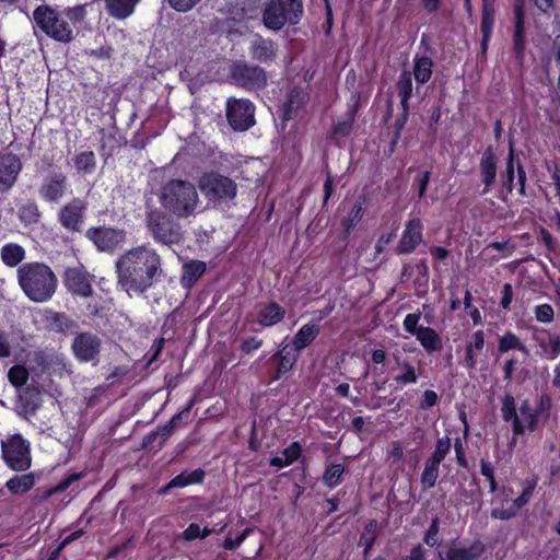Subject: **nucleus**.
<instances>
[{
    "label": "nucleus",
    "instance_id": "f257e3e1",
    "mask_svg": "<svg viewBox=\"0 0 560 560\" xmlns=\"http://www.w3.org/2000/svg\"><path fill=\"white\" fill-rule=\"evenodd\" d=\"M119 284L128 294L142 293L162 272L156 252L139 246L126 252L116 262Z\"/></svg>",
    "mask_w": 560,
    "mask_h": 560
},
{
    "label": "nucleus",
    "instance_id": "f03ea898",
    "mask_svg": "<svg viewBox=\"0 0 560 560\" xmlns=\"http://www.w3.org/2000/svg\"><path fill=\"white\" fill-rule=\"evenodd\" d=\"M159 201L166 212L182 219L195 214L200 198L194 183L171 179L161 187Z\"/></svg>",
    "mask_w": 560,
    "mask_h": 560
},
{
    "label": "nucleus",
    "instance_id": "7ed1b4c3",
    "mask_svg": "<svg viewBox=\"0 0 560 560\" xmlns=\"http://www.w3.org/2000/svg\"><path fill=\"white\" fill-rule=\"evenodd\" d=\"M18 281L24 294L36 303L48 301L57 288L55 273L42 262H26L20 266Z\"/></svg>",
    "mask_w": 560,
    "mask_h": 560
},
{
    "label": "nucleus",
    "instance_id": "20e7f679",
    "mask_svg": "<svg viewBox=\"0 0 560 560\" xmlns=\"http://www.w3.org/2000/svg\"><path fill=\"white\" fill-rule=\"evenodd\" d=\"M501 413L504 421L511 422L514 434L512 444L515 443L516 436L537 429L539 412L537 408L530 406L528 400L522 401L518 409H516L514 397L506 394L502 398Z\"/></svg>",
    "mask_w": 560,
    "mask_h": 560
},
{
    "label": "nucleus",
    "instance_id": "39448f33",
    "mask_svg": "<svg viewBox=\"0 0 560 560\" xmlns=\"http://www.w3.org/2000/svg\"><path fill=\"white\" fill-rule=\"evenodd\" d=\"M33 21L36 28L57 42L70 43L74 37L72 26L62 12L50 5H38L33 12Z\"/></svg>",
    "mask_w": 560,
    "mask_h": 560
},
{
    "label": "nucleus",
    "instance_id": "423d86ee",
    "mask_svg": "<svg viewBox=\"0 0 560 560\" xmlns=\"http://www.w3.org/2000/svg\"><path fill=\"white\" fill-rule=\"evenodd\" d=\"M535 483H528L518 497L514 498L512 488L503 487L491 500V516L497 520H510L525 506L533 494Z\"/></svg>",
    "mask_w": 560,
    "mask_h": 560
},
{
    "label": "nucleus",
    "instance_id": "0eeeda50",
    "mask_svg": "<svg viewBox=\"0 0 560 560\" xmlns=\"http://www.w3.org/2000/svg\"><path fill=\"white\" fill-rule=\"evenodd\" d=\"M302 14L301 0H290L287 5L283 0H270L264 10L262 22L268 30L279 31L285 23H299Z\"/></svg>",
    "mask_w": 560,
    "mask_h": 560
},
{
    "label": "nucleus",
    "instance_id": "6e6552de",
    "mask_svg": "<svg viewBox=\"0 0 560 560\" xmlns=\"http://www.w3.org/2000/svg\"><path fill=\"white\" fill-rule=\"evenodd\" d=\"M200 191L210 201L234 199L237 186L233 179L217 172L205 173L198 180Z\"/></svg>",
    "mask_w": 560,
    "mask_h": 560
},
{
    "label": "nucleus",
    "instance_id": "1a4fd4ad",
    "mask_svg": "<svg viewBox=\"0 0 560 560\" xmlns=\"http://www.w3.org/2000/svg\"><path fill=\"white\" fill-rule=\"evenodd\" d=\"M2 457L13 470L23 471L31 467L30 443L21 434H12L1 441Z\"/></svg>",
    "mask_w": 560,
    "mask_h": 560
},
{
    "label": "nucleus",
    "instance_id": "9d476101",
    "mask_svg": "<svg viewBox=\"0 0 560 560\" xmlns=\"http://www.w3.org/2000/svg\"><path fill=\"white\" fill-rule=\"evenodd\" d=\"M147 225L159 243L172 245L182 240L179 225L161 210L154 209L148 212Z\"/></svg>",
    "mask_w": 560,
    "mask_h": 560
},
{
    "label": "nucleus",
    "instance_id": "9b49d317",
    "mask_svg": "<svg viewBox=\"0 0 560 560\" xmlns=\"http://www.w3.org/2000/svg\"><path fill=\"white\" fill-rule=\"evenodd\" d=\"M255 107L248 100H229L226 103V117L231 127L244 131L255 124Z\"/></svg>",
    "mask_w": 560,
    "mask_h": 560
},
{
    "label": "nucleus",
    "instance_id": "f8f14e48",
    "mask_svg": "<svg viewBox=\"0 0 560 560\" xmlns=\"http://www.w3.org/2000/svg\"><path fill=\"white\" fill-rule=\"evenodd\" d=\"M231 74L237 85L248 90L262 88L267 82V75L262 68L245 62L235 63Z\"/></svg>",
    "mask_w": 560,
    "mask_h": 560
},
{
    "label": "nucleus",
    "instance_id": "ddd939ff",
    "mask_svg": "<svg viewBox=\"0 0 560 560\" xmlns=\"http://www.w3.org/2000/svg\"><path fill=\"white\" fill-rule=\"evenodd\" d=\"M101 339L92 332L79 334L72 342L74 357L81 362H94L101 351Z\"/></svg>",
    "mask_w": 560,
    "mask_h": 560
},
{
    "label": "nucleus",
    "instance_id": "4468645a",
    "mask_svg": "<svg viewBox=\"0 0 560 560\" xmlns=\"http://www.w3.org/2000/svg\"><path fill=\"white\" fill-rule=\"evenodd\" d=\"M22 171L20 158L13 153L0 154V194L9 191Z\"/></svg>",
    "mask_w": 560,
    "mask_h": 560
},
{
    "label": "nucleus",
    "instance_id": "2eb2a0df",
    "mask_svg": "<svg viewBox=\"0 0 560 560\" xmlns=\"http://www.w3.org/2000/svg\"><path fill=\"white\" fill-rule=\"evenodd\" d=\"M485 547L481 541L470 544L453 542L445 551H440V560H478L483 553Z\"/></svg>",
    "mask_w": 560,
    "mask_h": 560
},
{
    "label": "nucleus",
    "instance_id": "dca6fc26",
    "mask_svg": "<svg viewBox=\"0 0 560 560\" xmlns=\"http://www.w3.org/2000/svg\"><path fill=\"white\" fill-rule=\"evenodd\" d=\"M422 241V222L419 218H411L405 224L396 250L398 254H410Z\"/></svg>",
    "mask_w": 560,
    "mask_h": 560
},
{
    "label": "nucleus",
    "instance_id": "f3484780",
    "mask_svg": "<svg viewBox=\"0 0 560 560\" xmlns=\"http://www.w3.org/2000/svg\"><path fill=\"white\" fill-rule=\"evenodd\" d=\"M86 235L100 250H112L125 240V233L121 230L112 228L90 229Z\"/></svg>",
    "mask_w": 560,
    "mask_h": 560
},
{
    "label": "nucleus",
    "instance_id": "a211bd4d",
    "mask_svg": "<svg viewBox=\"0 0 560 560\" xmlns=\"http://www.w3.org/2000/svg\"><path fill=\"white\" fill-rule=\"evenodd\" d=\"M67 190V177L61 173L47 176L39 187V196L52 203H58Z\"/></svg>",
    "mask_w": 560,
    "mask_h": 560
},
{
    "label": "nucleus",
    "instance_id": "6ab92c4d",
    "mask_svg": "<svg viewBox=\"0 0 560 560\" xmlns=\"http://www.w3.org/2000/svg\"><path fill=\"white\" fill-rule=\"evenodd\" d=\"M86 209V202L80 198H74L65 205L59 212L61 225L68 230H78Z\"/></svg>",
    "mask_w": 560,
    "mask_h": 560
},
{
    "label": "nucleus",
    "instance_id": "aec40b11",
    "mask_svg": "<svg viewBox=\"0 0 560 560\" xmlns=\"http://www.w3.org/2000/svg\"><path fill=\"white\" fill-rule=\"evenodd\" d=\"M248 49L252 58L261 63L273 61L278 54V46L275 42L258 35L250 40Z\"/></svg>",
    "mask_w": 560,
    "mask_h": 560
},
{
    "label": "nucleus",
    "instance_id": "412c9836",
    "mask_svg": "<svg viewBox=\"0 0 560 560\" xmlns=\"http://www.w3.org/2000/svg\"><path fill=\"white\" fill-rule=\"evenodd\" d=\"M65 283L69 291L81 296L92 294L90 277L78 268L68 269L65 275Z\"/></svg>",
    "mask_w": 560,
    "mask_h": 560
},
{
    "label": "nucleus",
    "instance_id": "4be33fe9",
    "mask_svg": "<svg viewBox=\"0 0 560 560\" xmlns=\"http://www.w3.org/2000/svg\"><path fill=\"white\" fill-rule=\"evenodd\" d=\"M141 0H104L105 10L109 16L122 21L136 12Z\"/></svg>",
    "mask_w": 560,
    "mask_h": 560
},
{
    "label": "nucleus",
    "instance_id": "5701e85b",
    "mask_svg": "<svg viewBox=\"0 0 560 560\" xmlns=\"http://www.w3.org/2000/svg\"><path fill=\"white\" fill-rule=\"evenodd\" d=\"M396 88L398 91V95L400 97V105L402 108V121L399 126V129H401L408 117L409 98L412 95V79L411 73L409 71H404L399 75Z\"/></svg>",
    "mask_w": 560,
    "mask_h": 560
},
{
    "label": "nucleus",
    "instance_id": "b1692460",
    "mask_svg": "<svg viewBox=\"0 0 560 560\" xmlns=\"http://www.w3.org/2000/svg\"><path fill=\"white\" fill-rule=\"evenodd\" d=\"M480 176L481 180L485 184V188L482 190V194H488L490 191L491 186L495 182L497 177V163L494 154L487 150L481 160H480Z\"/></svg>",
    "mask_w": 560,
    "mask_h": 560
},
{
    "label": "nucleus",
    "instance_id": "393cba45",
    "mask_svg": "<svg viewBox=\"0 0 560 560\" xmlns=\"http://www.w3.org/2000/svg\"><path fill=\"white\" fill-rule=\"evenodd\" d=\"M485 347V334L482 330H477L471 340L466 345L464 365L468 370H475L477 358Z\"/></svg>",
    "mask_w": 560,
    "mask_h": 560
},
{
    "label": "nucleus",
    "instance_id": "a878e982",
    "mask_svg": "<svg viewBox=\"0 0 560 560\" xmlns=\"http://www.w3.org/2000/svg\"><path fill=\"white\" fill-rule=\"evenodd\" d=\"M285 311L279 304L271 302L262 306L257 316V322L261 327H271L284 317Z\"/></svg>",
    "mask_w": 560,
    "mask_h": 560
},
{
    "label": "nucleus",
    "instance_id": "bb28decb",
    "mask_svg": "<svg viewBox=\"0 0 560 560\" xmlns=\"http://www.w3.org/2000/svg\"><path fill=\"white\" fill-rule=\"evenodd\" d=\"M416 338L429 353L440 351L443 348L442 339L431 327L420 326Z\"/></svg>",
    "mask_w": 560,
    "mask_h": 560
},
{
    "label": "nucleus",
    "instance_id": "cd10ccee",
    "mask_svg": "<svg viewBox=\"0 0 560 560\" xmlns=\"http://www.w3.org/2000/svg\"><path fill=\"white\" fill-rule=\"evenodd\" d=\"M259 0H236L230 12L233 20L242 21L254 18L259 9Z\"/></svg>",
    "mask_w": 560,
    "mask_h": 560
},
{
    "label": "nucleus",
    "instance_id": "c85d7f7f",
    "mask_svg": "<svg viewBox=\"0 0 560 560\" xmlns=\"http://www.w3.org/2000/svg\"><path fill=\"white\" fill-rule=\"evenodd\" d=\"M319 334V327L315 324H305L303 325L293 338V347L295 350L300 351L306 348L308 345L313 342V340Z\"/></svg>",
    "mask_w": 560,
    "mask_h": 560
},
{
    "label": "nucleus",
    "instance_id": "c756f323",
    "mask_svg": "<svg viewBox=\"0 0 560 560\" xmlns=\"http://www.w3.org/2000/svg\"><path fill=\"white\" fill-rule=\"evenodd\" d=\"M433 61L427 56L413 58V77L418 84L427 83L432 77Z\"/></svg>",
    "mask_w": 560,
    "mask_h": 560
},
{
    "label": "nucleus",
    "instance_id": "7c9ffc66",
    "mask_svg": "<svg viewBox=\"0 0 560 560\" xmlns=\"http://www.w3.org/2000/svg\"><path fill=\"white\" fill-rule=\"evenodd\" d=\"M205 477V472L201 469H196L192 471H184L173 478L168 485L162 490V492H165L167 489L171 488H184L189 485L199 483L202 481Z\"/></svg>",
    "mask_w": 560,
    "mask_h": 560
},
{
    "label": "nucleus",
    "instance_id": "2f4dec72",
    "mask_svg": "<svg viewBox=\"0 0 560 560\" xmlns=\"http://www.w3.org/2000/svg\"><path fill=\"white\" fill-rule=\"evenodd\" d=\"M301 454V447L298 443H292L284 448L280 455L270 459V465L277 468H282L295 462Z\"/></svg>",
    "mask_w": 560,
    "mask_h": 560
},
{
    "label": "nucleus",
    "instance_id": "473e14b6",
    "mask_svg": "<svg viewBox=\"0 0 560 560\" xmlns=\"http://www.w3.org/2000/svg\"><path fill=\"white\" fill-rule=\"evenodd\" d=\"M206 271V264L199 260H192L183 267L182 282L184 285H192Z\"/></svg>",
    "mask_w": 560,
    "mask_h": 560
},
{
    "label": "nucleus",
    "instance_id": "72a5a7b5",
    "mask_svg": "<svg viewBox=\"0 0 560 560\" xmlns=\"http://www.w3.org/2000/svg\"><path fill=\"white\" fill-rule=\"evenodd\" d=\"M25 257V250L18 244H7L1 249V258L9 267L18 266Z\"/></svg>",
    "mask_w": 560,
    "mask_h": 560
},
{
    "label": "nucleus",
    "instance_id": "f704fd0d",
    "mask_svg": "<svg viewBox=\"0 0 560 560\" xmlns=\"http://www.w3.org/2000/svg\"><path fill=\"white\" fill-rule=\"evenodd\" d=\"M395 362L398 368L404 372L395 376L396 383L400 385L415 384L418 381L416 369L408 361L401 360L400 357L395 355Z\"/></svg>",
    "mask_w": 560,
    "mask_h": 560
},
{
    "label": "nucleus",
    "instance_id": "c9c22d12",
    "mask_svg": "<svg viewBox=\"0 0 560 560\" xmlns=\"http://www.w3.org/2000/svg\"><path fill=\"white\" fill-rule=\"evenodd\" d=\"M73 163L78 172L92 174L96 167V158L92 151H85L77 154Z\"/></svg>",
    "mask_w": 560,
    "mask_h": 560
},
{
    "label": "nucleus",
    "instance_id": "e433bc0d",
    "mask_svg": "<svg viewBox=\"0 0 560 560\" xmlns=\"http://www.w3.org/2000/svg\"><path fill=\"white\" fill-rule=\"evenodd\" d=\"M498 349L502 353L516 349L526 355L528 354V350L525 345L513 332H505L502 337H500Z\"/></svg>",
    "mask_w": 560,
    "mask_h": 560
},
{
    "label": "nucleus",
    "instance_id": "4c0bfd02",
    "mask_svg": "<svg viewBox=\"0 0 560 560\" xmlns=\"http://www.w3.org/2000/svg\"><path fill=\"white\" fill-rule=\"evenodd\" d=\"M5 486L14 494L24 493L34 486V478L32 475L15 476L9 479Z\"/></svg>",
    "mask_w": 560,
    "mask_h": 560
},
{
    "label": "nucleus",
    "instance_id": "58836bf2",
    "mask_svg": "<svg viewBox=\"0 0 560 560\" xmlns=\"http://www.w3.org/2000/svg\"><path fill=\"white\" fill-rule=\"evenodd\" d=\"M364 214V208L361 201H358L353 205L352 209L349 211L347 218L342 222L343 232L348 235L351 231L357 226V224L362 220Z\"/></svg>",
    "mask_w": 560,
    "mask_h": 560
},
{
    "label": "nucleus",
    "instance_id": "ea45409f",
    "mask_svg": "<svg viewBox=\"0 0 560 560\" xmlns=\"http://www.w3.org/2000/svg\"><path fill=\"white\" fill-rule=\"evenodd\" d=\"M440 465L431 463L429 460L424 464V469L421 474V485L424 489H431L435 486L439 478Z\"/></svg>",
    "mask_w": 560,
    "mask_h": 560
},
{
    "label": "nucleus",
    "instance_id": "a19ab883",
    "mask_svg": "<svg viewBox=\"0 0 560 560\" xmlns=\"http://www.w3.org/2000/svg\"><path fill=\"white\" fill-rule=\"evenodd\" d=\"M450 450L451 439L447 436L439 439L436 441L434 452L427 460L440 465L441 462L445 458V456L450 453Z\"/></svg>",
    "mask_w": 560,
    "mask_h": 560
},
{
    "label": "nucleus",
    "instance_id": "79ce46f5",
    "mask_svg": "<svg viewBox=\"0 0 560 560\" xmlns=\"http://www.w3.org/2000/svg\"><path fill=\"white\" fill-rule=\"evenodd\" d=\"M343 471L345 469L342 465L332 464L326 468L323 475V481L329 488H334L340 482Z\"/></svg>",
    "mask_w": 560,
    "mask_h": 560
},
{
    "label": "nucleus",
    "instance_id": "37998d69",
    "mask_svg": "<svg viewBox=\"0 0 560 560\" xmlns=\"http://www.w3.org/2000/svg\"><path fill=\"white\" fill-rule=\"evenodd\" d=\"M515 34H514V46L516 52L520 55L523 51V32H524V18L521 8H516L515 10Z\"/></svg>",
    "mask_w": 560,
    "mask_h": 560
},
{
    "label": "nucleus",
    "instance_id": "c03bdc74",
    "mask_svg": "<svg viewBox=\"0 0 560 560\" xmlns=\"http://www.w3.org/2000/svg\"><path fill=\"white\" fill-rule=\"evenodd\" d=\"M493 23H494V0H483L481 30H486V32L488 33L489 30L493 28Z\"/></svg>",
    "mask_w": 560,
    "mask_h": 560
},
{
    "label": "nucleus",
    "instance_id": "a18cd8bd",
    "mask_svg": "<svg viewBox=\"0 0 560 560\" xmlns=\"http://www.w3.org/2000/svg\"><path fill=\"white\" fill-rule=\"evenodd\" d=\"M10 383L16 387L24 385L28 380V372L23 365H14L8 372Z\"/></svg>",
    "mask_w": 560,
    "mask_h": 560
},
{
    "label": "nucleus",
    "instance_id": "49530a36",
    "mask_svg": "<svg viewBox=\"0 0 560 560\" xmlns=\"http://www.w3.org/2000/svg\"><path fill=\"white\" fill-rule=\"evenodd\" d=\"M539 347L544 350V353L548 359L553 360L560 354V337L549 335L548 345H545V342L540 340Z\"/></svg>",
    "mask_w": 560,
    "mask_h": 560
},
{
    "label": "nucleus",
    "instance_id": "de8ad7c7",
    "mask_svg": "<svg viewBox=\"0 0 560 560\" xmlns=\"http://www.w3.org/2000/svg\"><path fill=\"white\" fill-rule=\"evenodd\" d=\"M62 14L65 19H68L72 24L80 23L86 16V5L68 7Z\"/></svg>",
    "mask_w": 560,
    "mask_h": 560
},
{
    "label": "nucleus",
    "instance_id": "09e8293b",
    "mask_svg": "<svg viewBox=\"0 0 560 560\" xmlns=\"http://www.w3.org/2000/svg\"><path fill=\"white\" fill-rule=\"evenodd\" d=\"M278 355L280 357V362L278 365L277 374L275 376L276 380H279L282 374L288 373L292 369V366L296 360L294 355H292L288 352H284V349L281 350L278 353Z\"/></svg>",
    "mask_w": 560,
    "mask_h": 560
},
{
    "label": "nucleus",
    "instance_id": "8fccbe9b",
    "mask_svg": "<svg viewBox=\"0 0 560 560\" xmlns=\"http://www.w3.org/2000/svg\"><path fill=\"white\" fill-rule=\"evenodd\" d=\"M377 524L375 521H371L364 528L363 533L360 537V545L365 547V553L369 549H371L374 539H375V532H376Z\"/></svg>",
    "mask_w": 560,
    "mask_h": 560
},
{
    "label": "nucleus",
    "instance_id": "3c124183",
    "mask_svg": "<svg viewBox=\"0 0 560 560\" xmlns=\"http://www.w3.org/2000/svg\"><path fill=\"white\" fill-rule=\"evenodd\" d=\"M353 116L354 112H351V114L345 118L343 120L338 121L332 130V136L335 138H341L346 137L350 133L353 125Z\"/></svg>",
    "mask_w": 560,
    "mask_h": 560
},
{
    "label": "nucleus",
    "instance_id": "603ef678",
    "mask_svg": "<svg viewBox=\"0 0 560 560\" xmlns=\"http://www.w3.org/2000/svg\"><path fill=\"white\" fill-rule=\"evenodd\" d=\"M211 529L208 527L200 528L198 524L191 523L183 533V537L185 540H194L196 538H205L211 534Z\"/></svg>",
    "mask_w": 560,
    "mask_h": 560
},
{
    "label": "nucleus",
    "instance_id": "864d4df0",
    "mask_svg": "<svg viewBox=\"0 0 560 560\" xmlns=\"http://www.w3.org/2000/svg\"><path fill=\"white\" fill-rule=\"evenodd\" d=\"M534 313H535L536 320H538L539 323H544V324L551 323L555 317L553 308L549 304L537 305L535 307Z\"/></svg>",
    "mask_w": 560,
    "mask_h": 560
},
{
    "label": "nucleus",
    "instance_id": "5fc2aeb1",
    "mask_svg": "<svg viewBox=\"0 0 560 560\" xmlns=\"http://www.w3.org/2000/svg\"><path fill=\"white\" fill-rule=\"evenodd\" d=\"M420 320V313H409L404 318V329L416 336L418 331L420 330V326H418V323Z\"/></svg>",
    "mask_w": 560,
    "mask_h": 560
},
{
    "label": "nucleus",
    "instance_id": "6e6d98bb",
    "mask_svg": "<svg viewBox=\"0 0 560 560\" xmlns=\"http://www.w3.org/2000/svg\"><path fill=\"white\" fill-rule=\"evenodd\" d=\"M514 180V151L512 145L510 147V153L506 162V172L504 175V185L509 191H512Z\"/></svg>",
    "mask_w": 560,
    "mask_h": 560
},
{
    "label": "nucleus",
    "instance_id": "4d7b16f0",
    "mask_svg": "<svg viewBox=\"0 0 560 560\" xmlns=\"http://www.w3.org/2000/svg\"><path fill=\"white\" fill-rule=\"evenodd\" d=\"M200 0H168L170 5L178 12L191 10Z\"/></svg>",
    "mask_w": 560,
    "mask_h": 560
},
{
    "label": "nucleus",
    "instance_id": "13d9d810",
    "mask_svg": "<svg viewBox=\"0 0 560 560\" xmlns=\"http://www.w3.org/2000/svg\"><path fill=\"white\" fill-rule=\"evenodd\" d=\"M438 534H439V522L438 520H433L425 536H424V542L429 546H434L438 541Z\"/></svg>",
    "mask_w": 560,
    "mask_h": 560
},
{
    "label": "nucleus",
    "instance_id": "bf43d9fd",
    "mask_svg": "<svg viewBox=\"0 0 560 560\" xmlns=\"http://www.w3.org/2000/svg\"><path fill=\"white\" fill-rule=\"evenodd\" d=\"M248 533H249V529H245L235 539H233L230 536L226 537L224 542H223V547L226 550H234V549H236L245 540V538L247 537Z\"/></svg>",
    "mask_w": 560,
    "mask_h": 560
},
{
    "label": "nucleus",
    "instance_id": "052dcab7",
    "mask_svg": "<svg viewBox=\"0 0 560 560\" xmlns=\"http://www.w3.org/2000/svg\"><path fill=\"white\" fill-rule=\"evenodd\" d=\"M262 345L261 339H257L255 337L247 338L243 340L241 345V350L245 353H250L255 350H258Z\"/></svg>",
    "mask_w": 560,
    "mask_h": 560
},
{
    "label": "nucleus",
    "instance_id": "680f3d73",
    "mask_svg": "<svg viewBox=\"0 0 560 560\" xmlns=\"http://www.w3.org/2000/svg\"><path fill=\"white\" fill-rule=\"evenodd\" d=\"M430 172L425 171L419 174L417 177V184H418V195L420 198H422L425 194V190L428 188L429 182H430Z\"/></svg>",
    "mask_w": 560,
    "mask_h": 560
},
{
    "label": "nucleus",
    "instance_id": "e2e57ef3",
    "mask_svg": "<svg viewBox=\"0 0 560 560\" xmlns=\"http://www.w3.org/2000/svg\"><path fill=\"white\" fill-rule=\"evenodd\" d=\"M476 490H477V486L475 482H470L468 489L460 486L457 491V494L459 495L458 500L460 502H466L468 499H472Z\"/></svg>",
    "mask_w": 560,
    "mask_h": 560
},
{
    "label": "nucleus",
    "instance_id": "0e129e2a",
    "mask_svg": "<svg viewBox=\"0 0 560 560\" xmlns=\"http://www.w3.org/2000/svg\"><path fill=\"white\" fill-rule=\"evenodd\" d=\"M438 401V395L433 390H425L423 393L422 401H421V408H430L434 406Z\"/></svg>",
    "mask_w": 560,
    "mask_h": 560
},
{
    "label": "nucleus",
    "instance_id": "69168bd1",
    "mask_svg": "<svg viewBox=\"0 0 560 560\" xmlns=\"http://www.w3.org/2000/svg\"><path fill=\"white\" fill-rule=\"evenodd\" d=\"M512 299H513V290H512V287L511 284L509 283H505L503 285V296L501 299V306L503 308H508L512 302Z\"/></svg>",
    "mask_w": 560,
    "mask_h": 560
},
{
    "label": "nucleus",
    "instance_id": "338daca9",
    "mask_svg": "<svg viewBox=\"0 0 560 560\" xmlns=\"http://www.w3.org/2000/svg\"><path fill=\"white\" fill-rule=\"evenodd\" d=\"M179 419H180V415H176V416H174V417L171 419V421H170L165 427H163V428L161 429V431H160V432H161V434H162L163 436H165V438L170 436V435L173 433L174 429L176 428L177 422L179 421Z\"/></svg>",
    "mask_w": 560,
    "mask_h": 560
},
{
    "label": "nucleus",
    "instance_id": "774afa93",
    "mask_svg": "<svg viewBox=\"0 0 560 560\" xmlns=\"http://www.w3.org/2000/svg\"><path fill=\"white\" fill-rule=\"evenodd\" d=\"M404 456V450L399 442L393 443V447L389 452V457L393 458L394 462H399Z\"/></svg>",
    "mask_w": 560,
    "mask_h": 560
}]
</instances>
